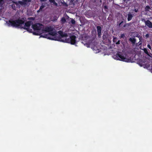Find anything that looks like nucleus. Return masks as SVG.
Returning <instances> with one entry per match:
<instances>
[{
  "instance_id": "nucleus-33",
  "label": "nucleus",
  "mask_w": 152,
  "mask_h": 152,
  "mask_svg": "<svg viewBox=\"0 0 152 152\" xmlns=\"http://www.w3.org/2000/svg\"><path fill=\"white\" fill-rule=\"evenodd\" d=\"M29 19L34 20V18L33 17H31L29 18Z\"/></svg>"
},
{
  "instance_id": "nucleus-22",
  "label": "nucleus",
  "mask_w": 152,
  "mask_h": 152,
  "mask_svg": "<svg viewBox=\"0 0 152 152\" xmlns=\"http://www.w3.org/2000/svg\"><path fill=\"white\" fill-rule=\"evenodd\" d=\"M44 7L45 6L42 5L40 7L39 9H40V10L42 11V9L44 8Z\"/></svg>"
},
{
  "instance_id": "nucleus-39",
  "label": "nucleus",
  "mask_w": 152,
  "mask_h": 152,
  "mask_svg": "<svg viewBox=\"0 0 152 152\" xmlns=\"http://www.w3.org/2000/svg\"><path fill=\"white\" fill-rule=\"evenodd\" d=\"M41 11H42L41 10H40V9H39V10L37 11V12H41Z\"/></svg>"
},
{
  "instance_id": "nucleus-20",
  "label": "nucleus",
  "mask_w": 152,
  "mask_h": 152,
  "mask_svg": "<svg viewBox=\"0 0 152 152\" xmlns=\"http://www.w3.org/2000/svg\"><path fill=\"white\" fill-rule=\"evenodd\" d=\"M11 7L12 9L14 10H15L16 9V7L15 5V4H13L11 5Z\"/></svg>"
},
{
  "instance_id": "nucleus-1",
  "label": "nucleus",
  "mask_w": 152,
  "mask_h": 152,
  "mask_svg": "<svg viewBox=\"0 0 152 152\" xmlns=\"http://www.w3.org/2000/svg\"><path fill=\"white\" fill-rule=\"evenodd\" d=\"M31 21H28L25 23V25L23 27H26L27 28L30 27L31 25ZM9 26H12L13 27H23L21 26V25L23 24L24 23V21L21 19H18L15 20H10L7 21Z\"/></svg>"
},
{
  "instance_id": "nucleus-27",
  "label": "nucleus",
  "mask_w": 152,
  "mask_h": 152,
  "mask_svg": "<svg viewBox=\"0 0 152 152\" xmlns=\"http://www.w3.org/2000/svg\"><path fill=\"white\" fill-rule=\"evenodd\" d=\"M51 3H53V4L56 6H57L58 5V4L57 3H56L55 1H53V2H52Z\"/></svg>"
},
{
  "instance_id": "nucleus-10",
  "label": "nucleus",
  "mask_w": 152,
  "mask_h": 152,
  "mask_svg": "<svg viewBox=\"0 0 152 152\" xmlns=\"http://www.w3.org/2000/svg\"><path fill=\"white\" fill-rule=\"evenodd\" d=\"M145 24L149 28H152V23L149 20H146L145 22Z\"/></svg>"
},
{
  "instance_id": "nucleus-38",
  "label": "nucleus",
  "mask_w": 152,
  "mask_h": 152,
  "mask_svg": "<svg viewBox=\"0 0 152 152\" xmlns=\"http://www.w3.org/2000/svg\"><path fill=\"white\" fill-rule=\"evenodd\" d=\"M104 9H106L107 8V7L106 6H104Z\"/></svg>"
},
{
  "instance_id": "nucleus-32",
  "label": "nucleus",
  "mask_w": 152,
  "mask_h": 152,
  "mask_svg": "<svg viewBox=\"0 0 152 152\" xmlns=\"http://www.w3.org/2000/svg\"><path fill=\"white\" fill-rule=\"evenodd\" d=\"M126 25L127 27H129L130 25V23H126Z\"/></svg>"
},
{
  "instance_id": "nucleus-35",
  "label": "nucleus",
  "mask_w": 152,
  "mask_h": 152,
  "mask_svg": "<svg viewBox=\"0 0 152 152\" xmlns=\"http://www.w3.org/2000/svg\"><path fill=\"white\" fill-rule=\"evenodd\" d=\"M145 37L147 38H148L149 37V34H147L145 36Z\"/></svg>"
},
{
  "instance_id": "nucleus-30",
  "label": "nucleus",
  "mask_w": 152,
  "mask_h": 152,
  "mask_svg": "<svg viewBox=\"0 0 152 152\" xmlns=\"http://www.w3.org/2000/svg\"><path fill=\"white\" fill-rule=\"evenodd\" d=\"M147 47L149 49H150V50H151V46L150 45L148 44L147 45Z\"/></svg>"
},
{
  "instance_id": "nucleus-23",
  "label": "nucleus",
  "mask_w": 152,
  "mask_h": 152,
  "mask_svg": "<svg viewBox=\"0 0 152 152\" xmlns=\"http://www.w3.org/2000/svg\"><path fill=\"white\" fill-rule=\"evenodd\" d=\"M71 22V23L72 24H74L75 23V21L74 19H72Z\"/></svg>"
},
{
  "instance_id": "nucleus-14",
  "label": "nucleus",
  "mask_w": 152,
  "mask_h": 152,
  "mask_svg": "<svg viewBox=\"0 0 152 152\" xmlns=\"http://www.w3.org/2000/svg\"><path fill=\"white\" fill-rule=\"evenodd\" d=\"M58 17L56 15H55L51 17V19H52V21H54L58 19Z\"/></svg>"
},
{
  "instance_id": "nucleus-3",
  "label": "nucleus",
  "mask_w": 152,
  "mask_h": 152,
  "mask_svg": "<svg viewBox=\"0 0 152 152\" xmlns=\"http://www.w3.org/2000/svg\"><path fill=\"white\" fill-rule=\"evenodd\" d=\"M76 37L75 36L71 35L69 38H67L66 37L65 39H63L62 38H60L59 39V40L63 42L70 43L72 45H75L76 43Z\"/></svg>"
},
{
  "instance_id": "nucleus-40",
  "label": "nucleus",
  "mask_w": 152,
  "mask_h": 152,
  "mask_svg": "<svg viewBox=\"0 0 152 152\" xmlns=\"http://www.w3.org/2000/svg\"><path fill=\"white\" fill-rule=\"evenodd\" d=\"M3 1V0H0V4H1V2Z\"/></svg>"
},
{
  "instance_id": "nucleus-28",
  "label": "nucleus",
  "mask_w": 152,
  "mask_h": 152,
  "mask_svg": "<svg viewBox=\"0 0 152 152\" xmlns=\"http://www.w3.org/2000/svg\"><path fill=\"white\" fill-rule=\"evenodd\" d=\"M141 20L142 22H144L145 23V22L146 21L145 20V19L144 18H141Z\"/></svg>"
},
{
  "instance_id": "nucleus-21",
  "label": "nucleus",
  "mask_w": 152,
  "mask_h": 152,
  "mask_svg": "<svg viewBox=\"0 0 152 152\" xmlns=\"http://www.w3.org/2000/svg\"><path fill=\"white\" fill-rule=\"evenodd\" d=\"M144 52L146 54L148 55V51L146 49V48L144 49Z\"/></svg>"
},
{
  "instance_id": "nucleus-25",
  "label": "nucleus",
  "mask_w": 152,
  "mask_h": 152,
  "mask_svg": "<svg viewBox=\"0 0 152 152\" xmlns=\"http://www.w3.org/2000/svg\"><path fill=\"white\" fill-rule=\"evenodd\" d=\"M131 0H123V1L126 4H127L128 2L130 1Z\"/></svg>"
},
{
  "instance_id": "nucleus-24",
  "label": "nucleus",
  "mask_w": 152,
  "mask_h": 152,
  "mask_svg": "<svg viewBox=\"0 0 152 152\" xmlns=\"http://www.w3.org/2000/svg\"><path fill=\"white\" fill-rule=\"evenodd\" d=\"M33 34H35V35H40L39 33L38 32H34L33 33Z\"/></svg>"
},
{
  "instance_id": "nucleus-31",
  "label": "nucleus",
  "mask_w": 152,
  "mask_h": 152,
  "mask_svg": "<svg viewBox=\"0 0 152 152\" xmlns=\"http://www.w3.org/2000/svg\"><path fill=\"white\" fill-rule=\"evenodd\" d=\"M61 20L63 22H65L66 21V19L64 18H62Z\"/></svg>"
},
{
  "instance_id": "nucleus-41",
  "label": "nucleus",
  "mask_w": 152,
  "mask_h": 152,
  "mask_svg": "<svg viewBox=\"0 0 152 152\" xmlns=\"http://www.w3.org/2000/svg\"><path fill=\"white\" fill-rule=\"evenodd\" d=\"M41 1H46L47 0H40Z\"/></svg>"
},
{
  "instance_id": "nucleus-12",
  "label": "nucleus",
  "mask_w": 152,
  "mask_h": 152,
  "mask_svg": "<svg viewBox=\"0 0 152 152\" xmlns=\"http://www.w3.org/2000/svg\"><path fill=\"white\" fill-rule=\"evenodd\" d=\"M20 28H23L24 29L26 30L27 31L29 32L30 33L32 32V29L31 28H30L29 27L28 28H26V27H20Z\"/></svg>"
},
{
  "instance_id": "nucleus-4",
  "label": "nucleus",
  "mask_w": 152,
  "mask_h": 152,
  "mask_svg": "<svg viewBox=\"0 0 152 152\" xmlns=\"http://www.w3.org/2000/svg\"><path fill=\"white\" fill-rule=\"evenodd\" d=\"M57 34V33L55 31H52L49 33L48 34H46L44 36V37L47 38L48 39H51L52 40H55L59 41V39L60 38H61L60 37H58V39H56L55 38H53L52 37H50L49 36L50 35L52 36H55Z\"/></svg>"
},
{
  "instance_id": "nucleus-8",
  "label": "nucleus",
  "mask_w": 152,
  "mask_h": 152,
  "mask_svg": "<svg viewBox=\"0 0 152 152\" xmlns=\"http://www.w3.org/2000/svg\"><path fill=\"white\" fill-rule=\"evenodd\" d=\"M58 33L60 35L61 37H67L68 36V34L67 33H64L62 31H59L58 32Z\"/></svg>"
},
{
  "instance_id": "nucleus-15",
  "label": "nucleus",
  "mask_w": 152,
  "mask_h": 152,
  "mask_svg": "<svg viewBox=\"0 0 152 152\" xmlns=\"http://www.w3.org/2000/svg\"><path fill=\"white\" fill-rule=\"evenodd\" d=\"M125 22H126V21H121V23H119V26L120 27H122L123 26H123V24L124 23H125Z\"/></svg>"
},
{
  "instance_id": "nucleus-6",
  "label": "nucleus",
  "mask_w": 152,
  "mask_h": 152,
  "mask_svg": "<svg viewBox=\"0 0 152 152\" xmlns=\"http://www.w3.org/2000/svg\"><path fill=\"white\" fill-rule=\"evenodd\" d=\"M54 28L52 26H46L45 27L44 31L46 32H48L49 33L52 31H53Z\"/></svg>"
},
{
  "instance_id": "nucleus-37",
  "label": "nucleus",
  "mask_w": 152,
  "mask_h": 152,
  "mask_svg": "<svg viewBox=\"0 0 152 152\" xmlns=\"http://www.w3.org/2000/svg\"><path fill=\"white\" fill-rule=\"evenodd\" d=\"M49 1L50 3L53 2V1H55V0H49Z\"/></svg>"
},
{
  "instance_id": "nucleus-42",
  "label": "nucleus",
  "mask_w": 152,
  "mask_h": 152,
  "mask_svg": "<svg viewBox=\"0 0 152 152\" xmlns=\"http://www.w3.org/2000/svg\"><path fill=\"white\" fill-rule=\"evenodd\" d=\"M151 72L152 73V67L151 68Z\"/></svg>"
},
{
  "instance_id": "nucleus-18",
  "label": "nucleus",
  "mask_w": 152,
  "mask_h": 152,
  "mask_svg": "<svg viewBox=\"0 0 152 152\" xmlns=\"http://www.w3.org/2000/svg\"><path fill=\"white\" fill-rule=\"evenodd\" d=\"M140 9V7H138L137 8H134V9L133 10V11L134 12H139V10Z\"/></svg>"
},
{
  "instance_id": "nucleus-7",
  "label": "nucleus",
  "mask_w": 152,
  "mask_h": 152,
  "mask_svg": "<svg viewBox=\"0 0 152 152\" xmlns=\"http://www.w3.org/2000/svg\"><path fill=\"white\" fill-rule=\"evenodd\" d=\"M134 16V14L132 13L129 12L127 15V20L128 21L131 20L133 16Z\"/></svg>"
},
{
  "instance_id": "nucleus-43",
  "label": "nucleus",
  "mask_w": 152,
  "mask_h": 152,
  "mask_svg": "<svg viewBox=\"0 0 152 152\" xmlns=\"http://www.w3.org/2000/svg\"><path fill=\"white\" fill-rule=\"evenodd\" d=\"M72 1H73L74 0H71Z\"/></svg>"
},
{
  "instance_id": "nucleus-26",
  "label": "nucleus",
  "mask_w": 152,
  "mask_h": 152,
  "mask_svg": "<svg viewBox=\"0 0 152 152\" xmlns=\"http://www.w3.org/2000/svg\"><path fill=\"white\" fill-rule=\"evenodd\" d=\"M23 1H25V3L29 2L31 1V0H22Z\"/></svg>"
},
{
  "instance_id": "nucleus-9",
  "label": "nucleus",
  "mask_w": 152,
  "mask_h": 152,
  "mask_svg": "<svg viewBox=\"0 0 152 152\" xmlns=\"http://www.w3.org/2000/svg\"><path fill=\"white\" fill-rule=\"evenodd\" d=\"M96 28L98 37H100L101 33V27L100 26H98Z\"/></svg>"
},
{
  "instance_id": "nucleus-29",
  "label": "nucleus",
  "mask_w": 152,
  "mask_h": 152,
  "mask_svg": "<svg viewBox=\"0 0 152 152\" xmlns=\"http://www.w3.org/2000/svg\"><path fill=\"white\" fill-rule=\"evenodd\" d=\"M120 40H118L117 42H116V45H119L120 44Z\"/></svg>"
},
{
  "instance_id": "nucleus-17",
  "label": "nucleus",
  "mask_w": 152,
  "mask_h": 152,
  "mask_svg": "<svg viewBox=\"0 0 152 152\" xmlns=\"http://www.w3.org/2000/svg\"><path fill=\"white\" fill-rule=\"evenodd\" d=\"M117 38L115 37H113V41L114 42H116L117 41Z\"/></svg>"
},
{
  "instance_id": "nucleus-36",
  "label": "nucleus",
  "mask_w": 152,
  "mask_h": 152,
  "mask_svg": "<svg viewBox=\"0 0 152 152\" xmlns=\"http://www.w3.org/2000/svg\"><path fill=\"white\" fill-rule=\"evenodd\" d=\"M136 37L139 38L140 41V39L141 38L140 36L137 35V36H136Z\"/></svg>"
},
{
  "instance_id": "nucleus-34",
  "label": "nucleus",
  "mask_w": 152,
  "mask_h": 152,
  "mask_svg": "<svg viewBox=\"0 0 152 152\" xmlns=\"http://www.w3.org/2000/svg\"><path fill=\"white\" fill-rule=\"evenodd\" d=\"M125 24L122 27V28H125L126 26V22L125 23Z\"/></svg>"
},
{
  "instance_id": "nucleus-5",
  "label": "nucleus",
  "mask_w": 152,
  "mask_h": 152,
  "mask_svg": "<svg viewBox=\"0 0 152 152\" xmlns=\"http://www.w3.org/2000/svg\"><path fill=\"white\" fill-rule=\"evenodd\" d=\"M43 27V25L40 23H36L32 26V28L34 31L40 30Z\"/></svg>"
},
{
  "instance_id": "nucleus-11",
  "label": "nucleus",
  "mask_w": 152,
  "mask_h": 152,
  "mask_svg": "<svg viewBox=\"0 0 152 152\" xmlns=\"http://www.w3.org/2000/svg\"><path fill=\"white\" fill-rule=\"evenodd\" d=\"M15 3L16 5H18V4H19L22 6L26 5V3H25L24 1H18V3L16 2Z\"/></svg>"
},
{
  "instance_id": "nucleus-16",
  "label": "nucleus",
  "mask_w": 152,
  "mask_h": 152,
  "mask_svg": "<svg viewBox=\"0 0 152 152\" xmlns=\"http://www.w3.org/2000/svg\"><path fill=\"white\" fill-rule=\"evenodd\" d=\"M150 9V7L149 6H147L145 7V11H148Z\"/></svg>"
},
{
  "instance_id": "nucleus-19",
  "label": "nucleus",
  "mask_w": 152,
  "mask_h": 152,
  "mask_svg": "<svg viewBox=\"0 0 152 152\" xmlns=\"http://www.w3.org/2000/svg\"><path fill=\"white\" fill-rule=\"evenodd\" d=\"M125 37V35L124 34H121L120 36V38H123V39H124V38Z\"/></svg>"
},
{
  "instance_id": "nucleus-13",
  "label": "nucleus",
  "mask_w": 152,
  "mask_h": 152,
  "mask_svg": "<svg viewBox=\"0 0 152 152\" xmlns=\"http://www.w3.org/2000/svg\"><path fill=\"white\" fill-rule=\"evenodd\" d=\"M129 40L132 42L133 44H134L136 41V39L134 38H130Z\"/></svg>"
},
{
  "instance_id": "nucleus-2",
  "label": "nucleus",
  "mask_w": 152,
  "mask_h": 152,
  "mask_svg": "<svg viewBox=\"0 0 152 152\" xmlns=\"http://www.w3.org/2000/svg\"><path fill=\"white\" fill-rule=\"evenodd\" d=\"M126 54H124L122 52H119L114 56L115 59L127 62H129L130 60L126 58Z\"/></svg>"
}]
</instances>
